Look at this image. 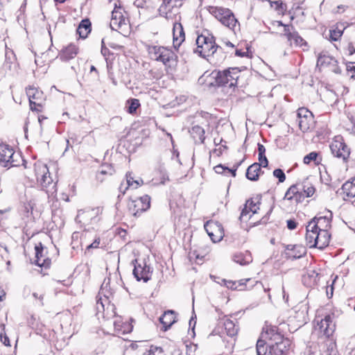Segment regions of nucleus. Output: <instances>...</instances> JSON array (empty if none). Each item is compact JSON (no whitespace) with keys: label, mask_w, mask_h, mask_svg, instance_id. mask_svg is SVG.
Returning <instances> with one entry per match:
<instances>
[{"label":"nucleus","mask_w":355,"mask_h":355,"mask_svg":"<svg viewBox=\"0 0 355 355\" xmlns=\"http://www.w3.org/2000/svg\"><path fill=\"white\" fill-rule=\"evenodd\" d=\"M241 71L237 67H230L223 71L214 70L211 76L214 78V83L211 85L218 87H235L237 85L238 79Z\"/></svg>","instance_id":"nucleus-1"},{"label":"nucleus","mask_w":355,"mask_h":355,"mask_svg":"<svg viewBox=\"0 0 355 355\" xmlns=\"http://www.w3.org/2000/svg\"><path fill=\"white\" fill-rule=\"evenodd\" d=\"M197 47L193 52L198 53L201 57L206 58L214 55L218 50L222 48L216 44L214 37L208 33L198 35L196 40Z\"/></svg>","instance_id":"nucleus-2"},{"label":"nucleus","mask_w":355,"mask_h":355,"mask_svg":"<svg viewBox=\"0 0 355 355\" xmlns=\"http://www.w3.org/2000/svg\"><path fill=\"white\" fill-rule=\"evenodd\" d=\"M150 58L166 66H171L176 60V55L170 49L162 46H148L147 48Z\"/></svg>","instance_id":"nucleus-3"},{"label":"nucleus","mask_w":355,"mask_h":355,"mask_svg":"<svg viewBox=\"0 0 355 355\" xmlns=\"http://www.w3.org/2000/svg\"><path fill=\"white\" fill-rule=\"evenodd\" d=\"M209 12L223 25L227 27L234 33L236 32V28L239 27L238 20L230 9L223 7H211Z\"/></svg>","instance_id":"nucleus-4"},{"label":"nucleus","mask_w":355,"mask_h":355,"mask_svg":"<svg viewBox=\"0 0 355 355\" xmlns=\"http://www.w3.org/2000/svg\"><path fill=\"white\" fill-rule=\"evenodd\" d=\"M19 155L15 153L8 145H0V166L3 167L17 166Z\"/></svg>","instance_id":"nucleus-5"},{"label":"nucleus","mask_w":355,"mask_h":355,"mask_svg":"<svg viewBox=\"0 0 355 355\" xmlns=\"http://www.w3.org/2000/svg\"><path fill=\"white\" fill-rule=\"evenodd\" d=\"M34 170L37 182L42 189H46L53 183V179L50 176L47 166L41 162H37L34 164Z\"/></svg>","instance_id":"nucleus-6"},{"label":"nucleus","mask_w":355,"mask_h":355,"mask_svg":"<svg viewBox=\"0 0 355 355\" xmlns=\"http://www.w3.org/2000/svg\"><path fill=\"white\" fill-rule=\"evenodd\" d=\"M150 198L148 195H146L131 200L128 203V210L133 216H138L142 212L148 210L150 208Z\"/></svg>","instance_id":"nucleus-7"},{"label":"nucleus","mask_w":355,"mask_h":355,"mask_svg":"<svg viewBox=\"0 0 355 355\" xmlns=\"http://www.w3.org/2000/svg\"><path fill=\"white\" fill-rule=\"evenodd\" d=\"M330 149L333 155L347 162L350 155L349 148L343 141L342 137H336L331 144Z\"/></svg>","instance_id":"nucleus-8"},{"label":"nucleus","mask_w":355,"mask_h":355,"mask_svg":"<svg viewBox=\"0 0 355 355\" xmlns=\"http://www.w3.org/2000/svg\"><path fill=\"white\" fill-rule=\"evenodd\" d=\"M26 95L29 100L31 110L40 112L44 100L43 92L35 87H29L26 89Z\"/></svg>","instance_id":"nucleus-9"},{"label":"nucleus","mask_w":355,"mask_h":355,"mask_svg":"<svg viewBox=\"0 0 355 355\" xmlns=\"http://www.w3.org/2000/svg\"><path fill=\"white\" fill-rule=\"evenodd\" d=\"M284 344L279 345H270L269 347L265 345L262 340H259L257 343V355H284L288 348H286Z\"/></svg>","instance_id":"nucleus-10"},{"label":"nucleus","mask_w":355,"mask_h":355,"mask_svg":"<svg viewBox=\"0 0 355 355\" xmlns=\"http://www.w3.org/2000/svg\"><path fill=\"white\" fill-rule=\"evenodd\" d=\"M204 227L214 243L220 241L224 236L223 226L217 221H207L205 224Z\"/></svg>","instance_id":"nucleus-11"},{"label":"nucleus","mask_w":355,"mask_h":355,"mask_svg":"<svg viewBox=\"0 0 355 355\" xmlns=\"http://www.w3.org/2000/svg\"><path fill=\"white\" fill-rule=\"evenodd\" d=\"M136 263L133 269V275L137 281L143 280L147 282L151 277L153 270L151 267L147 265L145 262L137 263V260L132 261V263Z\"/></svg>","instance_id":"nucleus-12"},{"label":"nucleus","mask_w":355,"mask_h":355,"mask_svg":"<svg viewBox=\"0 0 355 355\" xmlns=\"http://www.w3.org/2000/svg\"><path fill=\"white\" fill-rule=\"evenodd\" d=\"M181 6V0H164L159 8V12L161 16L170 19L172 18L173 15H175V12Z\"/></svg>","instance_id":"nucleus-13"},{"label":"nucleus","mask_w":355,"mask_h":355,"mask_svg":"<svg viewBox=\"0 0 355 355\" xmlns=\"http://www.w3.org/2000/svg\"><path fill=\"white\" fill-rule=\"evenodd\" d=\"M127 19L123 15L120 11V8L114 9L112 12V18L110 21V28L113 31L123 30V28H126L128 26Z\"/></svg>","instance_id":"nucleus-14"},{"label":"nucleus","mask_w":355,"mask_h":355,"mask_svg":"<svg viewBox=\"0 0 355 355\" xmlns=\"http://www.w3.org/2000/svg\"><path fill=\"white\" fill-rule=\"evenodd\" d=\"M306 254V249L301 245H287L285 255L287 259H297Z\"/></svg>","instance_id":"nucleus-15"},{"label":"nucleus","mask_w":355,"mask_h":355,"mask_svg":"<svg viewBox=\"0 0 355 355\" xmlns=\"http://www.w3.org/2000/svg\"><path fill=\"white\" fill-rule=\"evenodd\" d=\"M318 327L325 336L329 337L335 329V324L332 320V316L327 315L318 323Z\"/></svg>","instance_id":"nucleus-16"},{"label":"nucleus","mask_w":355,"mask_h":355,"mask_svg":"<svg viewBox=\"0 0 355 355\" xmlns=\"http://www.w3.org/2000/svg\"><path fill=\"white\" fill-rule=\"evenodd\" d=\"M269 339L272 341L270 345H279V344H284L286 348H288L291 345V341L288 338H284V336L279 333L277 332L276 327L270 328L266 331Z\"/></svg>","instance_id":"nucleus-17"},{"label":"nucleus","mask_w":355,"mask_h":355,"mask_svg":"<svg viewBox=\"0 0 355 355\" xmlns=\"http://www.w3.org/2000/svg\"><path fill=\"white\" fill-rule=\"evenodd\" d=\"M331 239V234L329 230H323L317 233V239L314 242L315 248L322 250L329 245Z\"/></svg>","instance_id":"nucleus-18"},{"label":"nucleus","mask_w":355,"mask_h":355,"mask_svg":"<svg viewBox=\"0 0 355 355\" xmlns=\"http://www.w3.org/2000/svg\"><path fill=\"white\" fill-rule=\"evenodd\" d=\"M173 35L174 47H179L185 39L183 26L180 23L176 22L173 24Z\"/></svg>","instance_id":"nucleus-19"},{"label":"nucleus","mask_w":355,"mask_h":355,"mask_svg":"<svg viewBox=\"0 0 355 355\" xmlns=\"http://www.w3.org/2000/svg\"><path fill=\"white\" fill-rule=\"evenodd\" d=\"M176 321L175 313L173 310L165 311L159 318V322L163 325V330L167 331Z\"/></svg>","instance_id":"nucleus-20"},{"label":"nucleus","mask_w":355,"mask_h":355,"mask_svg":"<svg viewBox=\"0 0 355 355\" xmlns=\"http://www.w3.org/2000/svg\"><path fill=\"white\" fill-rule=\"evenodd\" d=\"M332 218V214L331 211H327V215L325 216H316L313 218L315 223L319 227L320 230H329L331 228V221Z\"/></svg>","instance_id":"nucleus-21"},{"label":"nucleus","mask_w":355,"mask_h":355,"mask_svg":"<svg viewBox=\"0 0 355 355\" xmlns=\"http://www.w3.org/2000/svg\"><path fill=\"white\" fill-rule=\"evenodd\" d=\"M78 53V48L75 44H70L62 50L60 58L62 60L67 61L74 58Z\"/></svg>","instance_id":"nucleus-22"},{"label":"nucleus","mask_w":355,"mask_h":355,"mask_svg":"<svg viewBox=\"0 0 355 355\" xmlns=\"http://www.w3.org/2000/svg\"><path fill=\"white\" fill-rule=\"evenodd\" d=\"M35 250L36 258L35 264L40 267L47 268L49 266L51 261L49 259H43L42 261L41 259V258L43 257L42 252L44 250V246L42 243H39L37 245H36L35 247Z\"/></svg>","instance_id":"nucleus-23"},{"label":"nucleus","mask_w":355,"mask_h":355,"mask_svg":"<svg viewBox=\"0 0 355 355\" xmlns=\"http://www.w3.org/2000/svg\"><path fill=\"white\" fill-rule=\"evenodd\" d=\"M261 172V166L259 163H254L250 165L245 173L246 178L251 181H257L259 179V175Z\"/></svg>","instance_id":"nucleus-24"},{"label":"nucleus","mask_w":355,"mask_h":355,"mask_svg":"<svg viewBox=\"0 0 355 355\" xmlns=\"http://www.w3.org/2000/svg\"><path fill=\"white\" fill-rule=\"evenodd\" d=\"M191 136L193 139L195 143L202 144L205 139V130L200 125H193L189 130Z\"/></svg>","instance_id":"nucleus-25"},{"label":"nucleus","mask_w":355,"mask_h":355,"mask_svg":"<svg viewBox=\"0 0 355 355\" xmlns=\"http://www.w3.org/2000/svg\"><path fill=\"white\" fill-rule=\"evenodd\" d=\"M309 306L306 303L301 302L295 307V318L302 322H306L307 319Z\"/></svg>","instance_id":"nucleus-26"},{"label":"nucleus","mask_w":355,"mask_h":355,"mask_svg":"<svg viewBox=\"0 0 355 355\" xmlns=\"http://www.w3.org/2000/svg\"><path fill=\"white\" fill-rule=\"evenodd\" d=\"M143 184V180L141 179L135 180L132 175L131 173H128L126 174V186L123 191H122V185L119 187V191L124 195L129 187H132L134 189H137L139 186Z\"/></svg>","instance_id":"nucleus-27"},{"label":"nucleus","mask_w":355,"mask_h":355,"mask_svg":"<svg viewBox=\"0 0 355 355\" xmlns=\"http://www.w3.org/2000/svg\"><path fill=\"white\" fill-rule=\"evenodd\" d=\"M91 22L88 19H83L78 28L77 33L80 37L85 39L87 37L88 34L91 32Z\"/></svg>","instance_id":"nucleus-28"},{"label":"nucleus","mask_w":355,"mask_h":355,"mask_svg":"<svg viewBox=\"0 0 355 355\" xmlns=\"http://www.w3.org/2000/svg\"><path fill=\"white\" fill-rule=\"evenodd\" d=\"M249 281H250V279H241L238 282L223 279L220 284H224L228 288L236 290L239 288V287H243L245 286V283ZM239 289L243 290V288H240Z\"/></svg>","instance_id":"nucleus-29"},{"label":"nucleus","mask_w":355,"mask_h":355,"mask_svg":"<svg viewBox=\"0 0 355 355\" xmlns=\"http://www.w3.org/2000/svg\"><path fill=\"white\" fill-rule=\"evenodd\" d=\"M336 64H338V62L333 57L326 55L320 54V55L318 58L317 66H321V67L336 66Z\"/></svg>","instance_id":"nucleus-30"},{"label":"nucleus","mask_w":355,"mask_h":355,"mask_svg":"<svg viewBox=\"0 0 355 355\" xmlns=\"http://www.w3.org/2000/svg\"><path fill=\"white\" fill-rule=\"evenodd\" d=\"M344 193L347 196L354 198L355 197V177L350 181L346 182L342 187Z\"/></svg>","instance_id":"nucleus-31"},{"label":"nucleus","mask_w":355,"mask_h":355,"mask_svg":"<svg viewBox=\"0 0 355 355\" xmlns=\"http://www.w3.org/2000/svg\"><path fill=\"white\" fill-rule=\"evenodd\" d=\"M223 326L227 336L232 337L237 334L238 327H236L235 323L232 320L230 319L225 320Z\"/></svg>","instance_id":"nucleus-32"},{"label":"nucleus","mask_w":355,"mask_h":355,"mask_svg":"<svg viewBox=\"0 0 355 355\" xmlns=\"http://www.w3.org/2000/svg\"><path fill=\"white\" fill-rule=\"evenodd\" d=\"M234 261L240 265H247L252 261V258L248 252L245 254H236L234 256Z\"/></svg>","instance_id":"nucleus-33"},{"label":"nucleus","mask_w":355,"mask_h":355,"mask_svg":"<svg viewBox=\"0 0 355 355\" xmlns=\"http://www.w3.org/2000/svg\"><path fill=\"white\" fill-rule=\"evenodd\" d=\"M300 196L301 193L299 191L297 186L293 184L291 186L290 188L286 192L284 199L291 200L293 198H295L296 200H298L300 198Z\"/></svg>","instance_id":"nucleus-34"},{"label":"nucleus","mask_w":355,"mask_h":355,"mask_svg":"<svg viewBox=\"0 0 355 355\" xmlns=\"http://www.w3.org/2000/svg\"><path fill=\"white\" fill-rule=\"evenodd\" d=\"M313 120V116L311 117H304V118H300L297 119V122L298 123L299 128L303 132L307 131L311 125Z\"/></svg>","instance_id":"nucleus-35"},{"label":"nucleus","mask_w":355,"mask_h":355,"mask_svg":"<svg viewBox=\"0 0 355 355\" xmlns=\"http://www.w3.org/2000/svg\"><path fill=\"white\" fill-rule=\"evenodd\" d=\"M345 27L343 24H338L336 28L332 31H330V37L333 41L338 40L342 36Z\"/></svg>","instance_id":"nucleus-36"},{"label":"nucleus","mask_w":355,"mask_h":355,"mask_svg":"<svg viewBox=\"0 0 355 355\" xmlns=\"http://www.w3.org/2000/svg\"><path fill=\"white\" fill-rule=\"evenodd\" d=\"M139 106V101L137 98H131L126 103L127 111L130 114H134Z\"/></svg>","instance_id":"nucleus-37"},{"label":"nucleus","mask_w":355,"mask_h":355,"mask_svg":"<svg viewBox=\"0 0 355 355\" xmlns=\"http://www.w3.org/2000/svg\"><path fill=\"white\" fill-rule=\"evenodd\" d=\"M247 205V207L249 208V210H251L252 214L257 213V210L259 209V198H252L248 200L245 202Z\"/></svg>","instance_id":"nucleus-38"},{"label":"nucleus","mask_w":355,"mask_h":355,"mask_svg":"<svg viewBox=\"0 0 355 355\" xmlns=\"http://www.w3.org/2000/svg\"><path fill=\"white\" fill-rule=\"evenodd\" d=\"M270 6L273 8L279 14L284 15L286 10V6L281 1H271Z\"/></svg>","instance_id":"nucleus-39"},{"label":"nucleus","mask_w":355,"mask_h":355,"mask_svg":"<svg viewBox=\"0 0 355 355\" xmlns=\"http://www.w3.org/2000/svg\"><path fill=\"white\" fill-rule=\"evenodd\" d=\"M305 239L306 244L310 248H315L314 242H315L317 239V233L313 232H306Z\"/></svg>","instance_id":"nucleus-40"},{"label":"nucleus","mask_w":355,"mask_h":355,"mask_svg":"<svg viewBox=\"0 0 355 355\" xmlns=\"http://www.w3.org/2000/svg\"><path fill=\"white\" fill-rule=\"evenodd\" d=\"M296 31H294V27L292 25H285L284 26V35L286 37L288 42L292 44V36Z\"/></svg>","instance_id":"nucleus-41"},{"label":"nucleus","mask_w":355,"mask_h":355,"mask_svg":"<svg viewBox=\"0 0 355 355\" xmlns=\"http://www.w3.org/2000/svg\"><path fill=\"white\" fill-rule=\"evenodd\" d=\"M311 116H313L312 113L306 108L301 107L297 110V119L304 118V117L308 118V117H311Z\"/></svg>","instance_id":"nucleus-42"},{"label":"nucleus","mask_w":355,"mask_h":355,"mask_svg":"<svg viewBox=\"0 0 355 355\" xmlns=\"http://www.w3.org/2000/svg\"><path fill=\"white\" fill-rule=\"evenodd\" d=\"M294 43L296 46H302L304 44H306V42L304 39L299 35L297 32H295L294 35L292 36V43Z\"/></svg>","instance_id":"nucleus-43"},{"label":"nucleus","mask_w":355,"mask_h":355,"mask_svg":"<svg viewBox=\"0 0 355 355\" xmlns=\"http://www.w3.org/2000/svg\"><path fill=\"white\" fill-rule=\"evenodd\" d=\"M306 232H313L315 233H318L320 230H319V227L315 223V220L312 218L308 223L306 227Z\"/></svg>","instance_id":"nucleus-44"},{"label":"nucleus","mask_w":355,"mask_h":355,"mask_svg":"<svg viewBox=\"0 0 355 355\" xmlns=\"http://www.w3.org/2000/svg\"><path fill=\"white\" fill-rule=\"evenodd\" d=\"M251 212V210H249V208L247 207V205L245 204L243 209L241 211L239 219L242 221H248V220L250 218L251 215L248 216V214Z\"/></svg>","instance_id":"nucleus-45"},{"label":"nucleus","mask_w":355,"mask_h":355,"mask_svg":"<svg viewBox=\"0 0 355 355\" xmlns=\"http://www.w3.org/2000/svg\"><path fill=\"white\" fill-rule=\"evenodd\" d=\"M0 327H2V331L0 333V339H1V342L6 346H10V340H9L8 337L7 336V335L6 334L5 331H4L5 325L1 324Z\"/></svg>","instance_id":"nucleus-46"},{"label":"nucleus","mask_w":355,"mask_h":355,"mask_svg":"<svg viewBox=\"0 0 355 355\" xmlns=\"http://www.w3.org/2000/svg\"><path fill=\"white\" fill-rule=\"evenodd\" d=\"M273 175L278 178L279 182H284L286 180V175L284 171L280 168H277L273 171Z\"/></svg>","instance_id":"nucleus-47"},{"label":"nucleus","mask_w":355,"mask_h":355,"mask_svg":"<svg viewBox=\"0 0 355 355\" xmlns=\"http://www.w3.org/2000/svg\"><path fill=\"white\" fill-rule=\"evenodd\" d=\"M318 154L316 152H311L304 157V163L309 164L311 161H315Z\"/></svg>","instance_id":"nucleus-48"},{"label":"nucleus","mask_w":355,"mask_h":355,"mask_svg":"<svg viewBox=\"0 0 355 355\" xmlns=\"http://www.w3.org/2000/svg\"><path fill=\"white\" fill-rule=\"evenodd\" d=\"M303 191L306 194V197H311L314 194L315 188L312 185L304 184Z\"/></svg>","instance_id":"nucleus-49"},{"label":"nucleus","mask_w":355,"mask_h":355,"mask_svg":"<svg viewBox=\"0 0 355 355\" xmlns=\"http://www.w3.org/2000/svg\"><path fill=\"white\" fill-rule=\"evenodd\" d=\"M100 238H96L92 243L87 246L85 252H89L91 249L98 248L100 244Z\"/></svg>","instance_id":"nucleus-50"},{"label":"nucleus","mask_w":355,"mask_h":355,"mask_svg":"<svg viewBox=\"0 0 355 355\" xmlns=\"http://www.w3.org/2000/svg\"><path fill=\"white\" fill-rule=\"evenodd\" d=\"M259 161L261 164V166L262 167H267L268 165V161L267 157H266L265 154H259Z\"/></svg>","instance_id":"nucleus-51"},{"label":"nucleus","mask_w":355,"mask_h":355,"mask_svg":"<svg viewBox=\"0 0 355 355\" xmlns=\"http://www.w3.org/2000/svg\"><path fill=\"white\" fill-rule=\"evenodd\" d=\"M0 252H1V255L3 258H5V259L8 258L9 251H8L7 247L0 245Z\"/></svg>","instance_id":"nucleus-52"},{"label":"nucleus","mask_w":355,"mask_h":355,"mask_svg":"<svg viewBox=\"0 0 355 355\" xmlns=\"http://www.w3.org/2000/svg\"><path fill=\"white\" fill-rule=\"evenodd\" d=\"M96 309L98 313L105 311L104 304L101 298L96 301Z\"/></svg>","instance_id":"nucleus-53"},{"label":"nucleus","mask_w":355,"mask_h":355,"mask_svg":"<svg viewBox=\"0 0 355 355\" xmlns=\"http://www.w3.org/2000/svg\"><path fill=\"white\" fill-rule=\"evenodd\" d=\"M337 279H338V276H336L332 282L331 286H330V289L329 290L328 288L327 289V295L328 296L329 298H330L333 296L334 284L335 283V282L336 281Z\"/></svg>","instance_id":"nucleus-54"},{"label":"nucleus","mask_w":355,"mask_h":355,"mask_svg":"<svg viewBox=\"0 0 355 355\" xmlns=\"http://www.w3.org/2000/svg\"><path fill=\"white\" fill-rule=\"evenodd\" d=\"M287 227L291 230H295L297 227V223L292 219L287 220Z\"/></svg>","instance_id":"nucleus-55"},{"label":"nucleus","mask_w":355,"mask_h":355,"mask_svg":"<svg viewBox=\"0 0 355 355\" xmlns=\"http://www.w3.org/2000/svg\"><path fill=\"white\" fill-rule=\"evenodd\" d=\"M243 159L241 160L240 162L237 163L235 166H234V168H232V169H230L228 168L227 167L226 168V170L228 171V172L231 173L232 176L233 177H235L236 176V171L238 168V167L241 164V163L243 162Z\"/></svg>","instance_id":"nucleus-56"},{"label":"nucleus","mask_w":355,"mask_h":355,"mask_svg":"<svg viewBox=\"0 0 355 355\" xmlns=\"http://www.w3.org/2000/svg\"><path fill=\"white\" fill-rule=\"evenodd\" d=\"M227 167H224L223 165L219 164L214 167V170L217 173H223Z\"/></svg>","instance_id":"nucleus-57"},{"label":"nucleus","mask_w":355,"mask_h":355,"mask_svg":"<svg viewBox=\"0 0 355 355\" xmlns=\"http://www.w3.org/2000/svg\"><path fill=\"white\" fill-rule=\"evenodd\" d=\"M347 50L349 52V55H352L355 53V47L353 46L352 43H349L347 46Z\"/></svg>","instance_id":"nucleus-58"},{"label":"nucleus","mask_w":355,"mask_h":355,"mask_svg":"<svg viewBox=\"0 0 355 355\" xmlns=\"http://www.w3.org/2000/svg\"><path fill=\"white\" fill-rule=\"evenodd\" d=\"M33 296L35 298V299H38L40 302H41V305H43V297H44V295L43 294H40L39 295L38 293H33Z\"/></svg>","instance_id":"nucleus-59"},{"label":"nucleus","mask_w":355,"mask_h":355,"mask_svg":"<svg viewBox=\"0 0 355 355\" xmlns=\"http://www.w3.org/2000/svg\"><path fill=\"white\" fill-rule=\"evenodd\" d=\"M258 152L259 154H265L266 153V148L263 145L261 144H258Z\"/></svg>","instance_id":"nucleus-60"},{"label":"nucleus","mask_w":355,"mask_h":355,"mask_svg":"<svg viewBox=\"0 0 355 355\" xmlns=\"http://www.w3.org/2000/svg\"><path fill=\"white\" fill-rule=\"evenodd\" d=\"M333 68H332V71L336 73H340L341 72V70L337 66V64L336 66H332Z\"/></svg>","instance_id":"nucleus-61"},{"label":"nucleus","mask_w":355,"mask_h":355,"mask_svg":"<svg viewBox=\"0 0 355 355\" xmlns=\"http://www.w3.org/2000/svg\"><path fill=\"white\" fill-rule=\"evenodd\" d=\"M282 293H283V298H284L285 302H287L288 300V295H287L286 293L284 287H282Z\"/></svg>","instance_id":"nucleus-62"},{"label":"nucleus","mask_w":355,"mask_h":355,"mask_svg":"<svg viewBox=\"0 0 355 355\" xmlns=\"http://www.w3.org/2000/svg\"><path fill=\"white\" fill-rule=\"evenodd\" d=\"M245 54H246V53L245 52H242L241 50L237 49L236 51V55H238V56L243 57V56L245 55Z\"/></svg>","instance_id":"nucleus-63"},{"label":"nucleus","mask_w":355,"mask_h":355,"mask_svg":"<svg viewBox=\"0 0 355 355\" xmlns=\"http://www.w3.org/2000/svg\"><path fill=\"white\" fill-rule=\"evenodd\" d=\"M114 328H115L116 331H121V327H120L118 321H116V320L114 321Z\"/></svg>","instance_id":"nucleus-64"}]
</instances>
